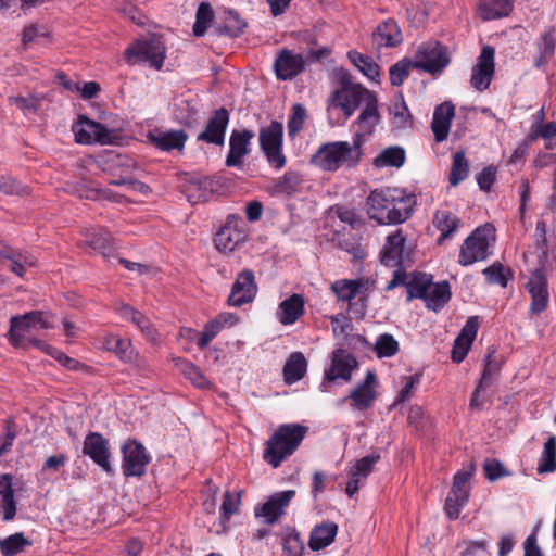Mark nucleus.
I'll return each mask as SVG.
<instances>
[{
	"instance_id": "bf43d9fd",
	"label": "nucleus",
	"mask_w": 556,
	"mask_h": 556,
	"mask_svg": "<svg viewBox=\"0 0 556 556\" xmlns=\"http://www.w3.org/2000/svg\"><path fill=\"white\" fill-rule=\"evenodd\" d=\"M495 353V349L493 346H490L488 349V353L484 356V369L482 372V376L479 380V387L480 388H488L490 386V378L493 374L497 372L500 367L496 363H493L492 358Z\"/></svg>"
},
{
	"instance_id": "8fccbe9b",
	"label": "nucleus",
	"mask_w": 556,
	"mask_h": 556,
	"mask_svg": "<svg viewBox=\"0 0 556 556\" xmlns=\"http://www.w3.org/2000/svg\"><path fill=\"white\" fill-rule=\"evenodd\" d=\"M413 67V60L403 59L392 65L389 70V78L392 86H401L409 75Z\"/></svg>"
},
{
	"instance_id": "338daca9",
	"label": "nucleus",
	"mask_w": 556,
	"mask_h": 556,
	"mask_svg": "<svg viewBox=\"0 0 556 556\" xmlns=\"http://www.w3.org/2000/svg\"><path fill=\"white\" fill-rule=\"evenodd\" d=\"M479 328V320L477 316H471L467 319L460 333L457 336L459 341L468 342L472 344Z\"/></svg>"
},
{
	"instance_id": "7c9ffc66",
	"label": "nucleus",
	"mask_w": 556,
	"mask_h": 556,
	"mask_svg": "<svg viewBox=\"0 0 556 556\" xmlns=\"http://www.w3.org/2000/svg\"><path fill=\"white\" fill-rule=\"evenodd\" d=\"M0 507L3 511V520L10 521L15 517L16 504L12 488V476L0 475Z\"/></svg>"
},
{
	"instance_id": "69168bd1",
	"label": "nucleus",
	"mask_w": 556,
	"mask_h": 556,
	"mask_svg": "<svg viewBox=\"0 0 556 556\" xmlns=\"http://www.w3.org/2000/svg\"><path fill=\"white\" fill-rule=\"evenodd\" d=\"M485 477L490 481H495L501 477L508 476L509 471L503 466V464L496 459L486 460L483 464Z\"/></svg>"
},
{
	"instance_id": "e433bc0d",
	"label": "nucleus",
	"mask_w": 556,
	"mask_h": 556,
	"mask_svg": "<svg viewBox=\"0 0 556 556\" xmlns=\"http://www.w3.org/2000/svg\"><path fill=\"white\" fill-rule=\"evenodd\" d=\"M405 161V151L401 147H389L374 160L377 167L393 166L400 167Z\"/></svg>"
},
{
	"instance_id": "9b49d317",
	"label": "nucleus",
	"mask_w": 556,
	"mask_h": 556,
	"mask_svg": "<svg viewBox=\"0 0 556 556\" xmlns=\"http://www.w3.org/2000/svg\"><path fill=\"white\" fill-rule=\"evenodd\" d=\"M123 473L126 477H141L144 475L150 456L147 454L144 446L137 442L130 441L123 445Z\"/></svg>"
},
{
	"instance_id": "a211bd4d",
	"label": "nucleus",
	"mask_w": 556,
	"mask_h": 556,
	"mask_svg": "<svg viewBox=\"0 0 556 556\" xmlns=\"http://www.w3.org/2000/svg\"><path fill=\"white\" fill-rule=\"evenodd\" d=\"M257 292L254 273L251 269L242 270L235 283L232 285L231 292L228 296V303L232 306H241L245 303L253 301Z\"/></svg>"
},
{
	"instance_id": "4be33fe9",
	"label": "nucleus",
	"mask_w": 556,
	"mask_h": 556,
	"mask_svg": "<svg viewBox=\"0 0 556 556\" xmlns=\"http://www.w3.org/2000/svg\"><path fill=\"white\" fill-rule=\"evenodd\" d=\"M526 288L531 295V313H542L548 303L547 282L543 273L535 270L527 282Z\"/></svg>"
},
{
	"instance_id": "7ed1b4c3",
	"label": "nucleus",
	"mask_w": 556,
	"mask_h": 556,
	"mask_svg": "<svg viewBox=\"0 0 556 556\" xmlns=\"http://www.w3.org/2000/svg\"><path fill=\"white\" fill-rule=\"evenodd\" d=\"M365 132L354 134L352 143L348 141H333L323 143L314 155L311 163L326 172H337L340 167L353 168L362 159V146L365 142Z\"/></svg>"
},
{
	"instance_id": "473e14b6",
	"label": "nucleus",
	"mask_w": 556,
	"mask_h": 556,
	"mask_svg": "<svg viewBox=\"0 0 556 556\" xmlns=\"http://www.w3.org/2000/svg\"><path fill=\"white\" fill-rule=\"evenodd\" d=\"M307 362L301 352L292 353L283 367L285 381L292 384L301 380L306 372Z\"/></svg>"
},
{
	"instance_id": "39448f33",
	"label": "nucleus",
	"mask_w": 556,
	"mask_h": 556,
	"mask_svg": "<svg viewBox=\"0 0 556 556\" xmlns=\"http://www.w3.org/2000/svg\"><path fill=\"white\" fill-rule=\"evenodd\" d=\"M53 327L45 312L31 311L24 315L11 317L8 333L9 340L14 346L25 349L28 345H33L52 356L55 348L40 339L31 337L30 332L36 329H51Z\"/></svg>"
},
{
	"instance_id": "2eb2a0df",
	"label": "nucleus",
	"mask_w": 556,
	"mask_h": 556,
	"mask_svg": "<svg viewBox=\"0 0 556 556\" xmlns=\"http://www.w3.org/2000/svg\"><path fill=\"white\" fill-rule=\"evenodd\" d=\"M73 131L78 143L98 142L105 144L111 141V132L104 125L84 115L79 116L77 124L73 126Z\"/></svg>"
},
{
	"instance_id": "b1692460",
	"label": "nucleus",
	"mask_w": 556,
	"mask_h": 556,
	"mask_svg": "<svg viewBox=\"0 0 556 556\" xmlns=\"http://www.w3.org/2000/svg\"><path fill=\"white\" fill-rule=\"evenodd\" d=\"M454 115L455 106L452 102H443L434 109L431 129L437 142L447 138Z\"/></svg>"
},
{
	"instance_id": "393cba45",
	"label": "nucleus",
	"mask_w": 556,
	"mask_h": 556,
	"mask_svg": "<svg viewBox=\"0 0 556 556\" xmlns=\"http://www.w3.org/2000/svg\"><path fill=\"white\" fill-rule=\"evenodd\" d=\"M239 218L235 215H229L227 224L222 227L215 235V245L222 252H231L237 245L244 241L245 233L239 230L236 226H232V222Z\"/></svg>"
},
{
	"instance_id": "f704fd0d",
	"label": "nucleus",
	"mask_w": 556,
	"mask_h": 556,
	"mask_svg": "<svg viewBox=\"0 0 556 556\" xmlns=\"http://www.w3.org/2000/svg\"><path fill=\"white\" fill-rule=\"evenodd\" d=\"M364 288L363 280H338L332 283L331 290L338 296L339 300L349 302L356 298L357 294L361 293V290Z\"/></svg>"
},
{
	"instance_id": "f3484780",
	"label": "nucleus",
	"mask_w": 556,
	"mask_h": 556,
	"mask_svg": "<svg viewBox=\"0 0 556 556\" xmlns=\"http://www.w3.org/2000/svg\"><path fill=\"white\" fill-rule=\"evenodd\" d=\"M83 453L89 456L105 472L112 473L110 464L109 441L99 432H90L86 435L83 446Z\"/></svg>"
},
{
	"instance_id": "79ce46f5",
	"label": "nucleus",
	"mask_w": 556,
	"mask_h": 556,
	"mask_svg": "<svg viewBox=\"0 0 556 556\" xmlns=\"http://www.w3.org/2000/svg\"><path fill=\"white\" fill-rule=\"evenodd\" d=\"M556 39L552 30L545 33L539 42V56L534 61L536 67H542L552 59L555 52Z\"/></svg>"
},
{
	"instance_id": "37998d69",
	"label": "nucleus",
	"mask_w": 556,
	"mask_h": 556,
	"mask_svg": "<svg viewBox=\"0 0 556 556\" xmlns=\"http://www.w3.org/2000/svg\"><path fill=\"white\" fill-rule=\"evenodd\" d=\"M349 60L367 77L374 79L379 75V66L370 56L364 55L357 51H350Z\"/></svg>"
},
{
	"instance_id": "ea45409f",
	"label": "nucleus",
	"mask_w": 556,
	"mask_h": 556,
	"mask_svg": "<svg viewBox=\"0 0 556 556\" xmlns=\"http://www.w3.org/2000/svg\"><path fill=\"white\" fill-rule=\"evenodd\" d=\"M556 470V437H549L544 444L543 453L538 467L539 473Z\"/></svg>"
},
{
	"instance_id": "1a4fd4ad",
	"label": "nucleus",
	"mask_w": 556,
	"mask_h": 556,
	"mask_svg": "<svg viewBox=\"0 0 556 556\" xmlns=\"http://www.w3.org/2000/svg\"><path fill=\"white\" fill-rule=\"evenodd\" d=\"M492 235L493 228L489 225L478 227L472 231L460 247L458 263L463 266H468L485 260L489 255L490 237Z\"/></svg>"
},
{
	"instance_id": "412c9836",
	"label": "nucleus",
	"mask_w": 556,
	"mask_h": 556,
	"mask_svg": "<svg viewBox=\"0 0 556 556\" xmlns=\"http://www.w3.org/2000/svg\"><path fill=\"white\" fill-rule=\"evenodd\" d=\"M274 67L278 79H292L304 71V59L301 54L283 49L278 54Z\"/></svg>"
},
{
	"instance_id": "864d4df0",
	"label": "nucleus",
	"mask_w": 556,
	"mask_h": 556,
	"mask_svg": "<svg viewBox=\"0 0 556 556\" xmlns=\"http://www.w3.org/2000/svg\"><path fill=\"white\" fill-rule=\"evenodd\" d=\"M181 371L184 376L190 380L198 388H207L210 386L208 380L204 377L201 370L190 362H184L181 364Z\"/></svg>"
},
{
	"instance_id": "4c0bfd02",
	"label": "nucleus",
	"mask_w": 556,
	"mask_h": 556,
	"mask_svg": "<svg viewBox=\"0 0 556 556\" xmlns=\"http://www.w3.org/2000/svg\"><path fill=\"white\" fill-rule=\"evenodd\" d=\"M469 173V162L466 159L465 152L458 151L453 155V163L448 181L452 186H457L460 181L467 178Z\"/></svg>"
},
{
	"instance_id": "13d9d810",
	"label": "nucleus",
	"mask_w": 556,
	"mask_h": 556,
	"mask_svg": "<svg viewBox=\"0 0 556 556\" xmlns=\"http://www.w3.org/2000/svg\"><path fill=\"white\" fill-rule=\"evenodd\" d=\"M282 545L287 556H301L304 549V544L301 540L300 533L295 530L283 538Z\"/></svg>"
},
{
	"instance_id": "6e6d98bb",
	"label": "nucleus",
	"mask_w": 556,
	"mask_h": 556,
	"mask_svg": "<svg viewBox=\"0 0 556 556\" xmlns=\"http://www.w3.org/2000/svg\"><path fill=\"white\" fill-rule=\"evenodd\" d=\"M306 119V110L305 108L296 103L292 108V115L288 122V132L289 136L293 137L296 135L303 127L304 122Z\"/></svg>"
},
{
	"instance_id": "ddd939ff",
	"label": "nucleus",
	"mask_w": 556,
	"mask_h": 556,
	"mask_svg": "<svg viewBox=\"0 0 556 556\" xmlns=\"http://www.w3.org/2000/svg\"><path fill=\"white\" fill-rule=\"evenodd\" d=\"M378 381L376 374L368 370L363 382L353 388L346 400L351 401V407L355 410H366L370 408L377 400Z\"/></svg>"
},
{
	"instance_id": "cd10ccee",
	"label": "nucleus",
	"mask_w": 556,
	"mask_h": 556,
	"mask_svg": "<svg viewBox=\"0 0 556 556\" xmlns=\"http://www.w3.org/2000/svg\"><path fill=\"white\" fill-rule=\"evenodd\" d=\"M149 140L163 151L182 150L188 139V135L184 130L160 131L157 134L150 132Z\"/></svg>"
},
{
	"instance_id": "a18cd8bd",
	"label": "nucleus",
	"mask_w": 556,
	"mask_h": 556,
	"mask_svg": "<svg viewBox=\"0 0 556 556\" xmlns=\"http://www.w3.org/2000/svg\"><path fill=\"white\" fill-rule=\"evenodd\" d=\"M214 17L211 5L206 2L200 3L195 14V23L193 25V34L197 37H201L205 34L207 26Z\"/></svg>"
},
{
	"instance_id": "c03bdc74",
	"label": "nucleus",
	"mask_w": 556,
	"mask_h": 556,
	"mask_svg": "<svg viewBox=\"0 0 556 556\" xmlns=\"http://www.w3.org/2000/svg\"><path fill=\"white\" fill-rule=\"evenodd\" d=\"M112 237L106 230L101 229L88 236L86 243L93 250L100 252L103 256H109L112 251Z\"/></svg>"
},
{
	"instance_id": "f257e3e1",
	"label": "nucleus",
	"mask_w": 556,
	"mask_h": 556,
	"mask_svg": "<svg viewBox=\"0 0 556 556\" xmlns=\"http://www.w3.org/2000/svg\"><path fill=\"white\" fill-rule=\"evenodd\" d=\"M339 85V88L332 91L327 100V112L332 114L339 110L348 119L358 108L364 105L355 123L362 132L371 135L381 119L377 94L363 85L354 83L348 73L342 74Z\"/></svg>"
},
{
	"instance_id": "774afa93",
	"label": "nucleus",
	"mask_w": 556,
	"mask_h": 556,
	"mask_svg": "<svg viewBox=\"0 0 556 556\" xmlns=\"http://www.w3.org/2000/svg\"><path fill=\"white\" fill-rule=\"evenodd\" d=\"M462 556H490L486 541H470L462 552Z\"/></svg>"
},
{
	"instance_id": "de8ad7c7",
	"label": "nucleus",
	"mask_w": 556,
	"mask_h": 556,
	"mask_svg": "<svg viewBox=\"0 0 556 556\" xmlns=\"http://www.w3.org/2000/svg\"><path fill=\"white\" fill-rule=\"evenodd\" d=\"M375 351L379 358L392 357L399 352V342L390 333L380 334L375 343Z\"/></svg>"
},
{
	"instance_id": "09e8293b",
	"label": "nucleus",
	"mask_w": 556,
	"mask_h": 556,
	"mask_svg": "<svg viewBox=\"0 0 556 556\" xmlns=\"http://www.w3.org/2000/svg\"><path fill=\"white\" fill-rule=\"evenodd\" d=\"M468 492L455 493L451 490L445 500V511L450 519H457L460 513V508L468 501Z\"/></svg>"
},
{
	"instance_id": "2f4dec72",
	"label": "nucleus",
	"mask_w": 556,
	"mask_h": 556,
	"mask_svg": "<svg viewBox=\"0 0 556 556\" xmlns=\"http://www.w3.org/2000/svg\"><path fill=\"white\" fill-rule=\"evenodd\" d=\"M513 9V0H480L479 11L483 20L507 16Z\"/></svg>"
},
{
	"instance_id": "58836bf2",
	"label": "nucleus",
	"mask_w": 556,
	"mask_h": 556,
	"mask_svg": "<svg viewBox=\"0 0 556 556\" xmlns=\"http://www.w3.org/2000/svg\"><path fill=\"white\" fill-rule=\"evenodd\" d=\"M29 545L31 542L23 533H15L0 540V551L3 556H15Z\"/></svg>"
},
{
	"instance_id": "4d7b16f0",
	"label": "nucleus",
	"mask_w": 556,
	"mask_h": 556,
	"mask_svg": "<svg viewBox=\"0 0 556 556\" xmlns=\"http://www.w3.org/2000/svg\"><path fill=\"white\" fill-rule=\"evenodd\" d=\"M380 459L379 454H370L358 459L353 467L352 473L361 479L367 478L372 471L374 465Z\"/></svg>"
},
{
	"instance_id": "603ef678",
	"label": "nucleus",
	"mask_w": 556,
	"mask_h": 556,
	"mask_svg": "<svg viewBox=\"0 0 556 556\" xmlns=\"http://www.w3.org/2000/svg\"><path fill=\"white\" fill-rule=\"evenodd\" d=\"M483 274L488 282L496 283L505 288L508 283V275L510 274V270L501 263H494L493 265L486 267L483 270Z\"/></svg>"
},
{
	"instance_id": "a878e982",
	"label": "nucleus",
	"mask_w": 556,
	"mask_h": 556,
	"mask_svg": "<svg viewBox=\"0 0 556 556\" xmlns=\"http://www.w3.org/2000/svg\"><path fill=\"white\" fill-rule=\"evenodd\" d=\"M304 311L303 295L293 293L279 304L276 315L282 325H292L304 314Z\"/></svg>"
},
{
	"instance_id": "72a5a7b5",
	"label": "nucleus",
	"mask_w": 556,
	"mask_h": 556,
	"mask_svg": "<svg viewBox=\"0 0 556 556\" xmlns=\"http://www.w3.org/2000/svg\"><path fill=\"white\" fill-rule=\"evenodd\" d=\"M434 227L441 231L438 238V243L441 244L445 239H448L459 227V219L448 211H438L433 217Z\"/></svg>"
},
{
	"instance_id": "c85d7f7f",
	"label": "nucleus",
	"mask_w": 556,
	"mask_h": 556,
	"mask_svg": "<svg viewBox=\"0 0 556 556\" xmlns=\"http://www.w3.org/2000/svg\"><path fill=\"white\" fill-rule=\"evenodd\" d=\"M338 533V526L332 521L321 522L313 528L308 541L312 551H319L329 546Z\"/></svg>"
},
{
	"instance_id": "4468645a",
	"label": "nucleus",
	"mask_w": 556,
	"mask_h": 556,
	"mask_svg": "<svg viewBox=\"0 0 556 556\" xmlns=\"http://www.w3.org/2000/svg\"><path fill=\"white\" fill-rule=\"evenodd\" d=\"M494 55L493 47H483L476 65L472 67L470 84L478 91H484L491 84L495 67Z\"/></svg>"
},
{
	"instance_id": "423d86ee",
	"label": "nucleus",
	"mask_w": 556,
	"mask_h": 556,
	"mask_svg": "<svg viewBox=\"0 0 556 556\" xmlns=\"http://www.w3.org/2000/svg\"><path fill=\"white\" fill-rule=\"evenodd\" d=\"M307 427L299 424L280 425L265 443L264 460L273 468L291 456L307 433Z\"/></svg>"
},
{
	"instance_id": "c9c22d12",
	"label": "nucleus",
	"mask_w": 556,
	"mask_h": 556,
	"mask_svg": "<svg viewBox=\"0 0 556 556\" xmlns=\"http://www.w3.org/2000/svg\"><path fill=\"white\" fill-rule=\"evenodd\" d=\"M247 23L239 16V14L235 11H227L224 16L223 25L216 27V31L219 35H227L229 37H239L244 28Z\"/></svg>"
},
{
	"instance_id": "5fc2aeb1",
	"label": "nucleus",
	"mask_w": 556,
	"mask_h": 556,
	"mask_svg": "<svg viewBox=\"0 0 556 556\" xmlns=\"http://www.w3.org/2000/svg\"><path fill=\"white\" fill-rule=\"evenodd\" d=\"M130 348L128 340L122 339L118 336L108 334L104 337L103 349L114 352L119 357H125Z\"/></svg>"
},
{
	"instance_id": "c756f323",
	"label": "nucleus",
	"mask_w": 556,
	"mask_h": 556,
	"mask_svg": "<svg viewBox=\"0 0 556 556\" xmlns=\"http://www.w3.org/2000/svg\"><path fill=\"white\" fill-rule=\"evenodd\" d=\"M116 311L122 318L138 327L149 340H155L156 331L150 320L141 312L128 304H121Z\"/></svg>"
},
{
	"instance_id": "680f3d73",
	"label": "nucleus",
	"mask_w": 556,
	"mask_h": 556,
	"mask_svg": "<svg viewBox=\"0 0 556 556\" xmlns=\"http://www.w3.org/2000/svg\"><path fill=\"white\" fill-rule=\"evenodd\" d=\"M9 103L15 105L24 113L37 112L40 105V99L35 96L29 97H10Z\"/></svg>"
},
{
	"instance_id": "aec40b11",
	"label": "nucleus",
	"mask_w": 556,
	"mask_h": 556,
	"mask_svg": "<svg viewBox=\"0 0 556 556\" xmlns=\"http://www.w3.org/2000/svg\"><path fill=\"white\" fill-rule=\"evenodd\" d=\"M254 138V132L249 129L233 130L229 139L230 150L226 157L228 167L241 166L243 156L251 151L250 142Z\"/></svg>"
},
{
	"instance_id": "20e7f679",
	"label": "nucleus",
	"mask_w": 556,
	"mask_h": 556,
	"mask_svg": "<svg viewBox=\"0 0 556 556\" xmlns=\"http://www.w3.org/2000/svg\"><path fill=\"white\" fill-rule=\"evenodd\" d=\"M366 204L369 217L380 225L404 223L413 212V200L395 197L389 188L371 191Z\"/></svg>"
},
{
	"instance_id": "f8f14e48",
	"label": "nucleus",
	"mask_w": 556,
	"mask_h": 556,
	"mask_svg": "<svg viewBox=\"0 0 556 556\" xmlns=\"http://www.w3.org/2000/svg\"><path fill=\"white\" fill-rule=\"evenodd\" d=\"M358 363L356 358L343 349L332 352L331 365L325 370L323 386L334 382L338 379L349 382L352 378V371L356 369Z\"/></svg>"
},
{
	"instance_id": "5701e85b",
	"label": "nucleus",
	"mask_w": 556,
	"mask_h": 556,
	"mask_svg": "<svg viewBox=\"0 0 556 556\" xmlns=\"http://www.w3.org/2000/svg\"><path fill=\"white\" fill-rule=\"evenodd\" d=\"M406 235L397 229L387 237L386 244L381 251V263L386 266H397L404 263V243Z\"/></svg>"
},
{
	"instance_id": "a19ab883",
	"label": "nucleus",
	"mask_w": 556,
	"mask_h": 556,
	"mask_svg": "<svg viewBox=\"0 0 556 556\" xmlns=\"http://www.w3.org/2000/svg\"><path fill=\"white\" fill-rule=\"evenodd\" d=\"M390 113L393 117V125L397 128L406 127L409 124L412 115L401 92L396 94Z\"/></svg>"
},
{
	"instance_id": "9d476101",
	"label": "nucleus",
	"mask_w": 556,
	"mask_h": 556,
	"mask_svg": "<svg viewBox=\"0 0 556 556\" xmlns=\"http://www.w3.org/2000/svg\"><path fill=\"white\" fill-rule=\"evenodd\" d=\"M282 135L283 126L277 121H273L269 126L261 128L258 135L264 155L268 163L276 168H281L286 164V157L282 154Z\"/></svg>"
},
{
	"instance_id": "f03ea898",
	"label": "nucleus",
	"mask_w": 556,
	"mask_h": 556,
	"mask_svg": "<svg viewBox=\"0 0 556 556\" xmlns=\"http://www.w3.org/2000/svg\"><path fill=\"white\" fill-rule=\"evenodd\" d=\"M399 286L406 287L407 301L421 299L426 302V307L434 312L442 309L452 296L447 281L433 282L432 276L425 273L408 276L404 271L395 270L386 290H392Z\"/></svg>"
},
{
	"instance_id": "0e129e2a",
	"label": "nucleus",
	"mask_w": 556,
	"mask_h": 556,
	"mask_svg": "<svg viewBox=\"0 0 556 556\" xmlns=\"http://www.w3.org/2000/svg\"><path fill=\"white\" fill-rule=\"evenodd\" d=\"M300 185V179L294 173H286L285 176L276 185L277 191L280 193L292 194Z\"/></svg>"
},
{
	"instance_id": "dca6fc26",
	"label": "nucleus",
	"mask_w": 556,
	"mask_h": 556,
	"mask_svg": "<svg viewBox=\"0 0 556 556\" xmlns=\"http://www.w3.org/2000/svg\"><path fill=\"white\" fill-rule=\"evenodd\" d=\"M294 495V490H287L270 495L261 507L255 509V516L263 517L266 525L277 522L286 514V508Z\"/></svg>"
},
{
	"instance_id": "49530a36",
	"label": "nucleus",
	"mask_w": 556,
	"mask_h": 556,
	"mask_svg": "<svg viewBox=\"0 0 556 556\" xmlns=\"http://www.w3.org/2000/svg\"><path fill=\"white\" fill-rule=\"evenodd\" d=\"M0 256H3L11 261V270L18 277H23L26 266H35L36 262L33 257L27 256L21 252L4 253L0 252Z\"/></svg>"
},
{
	"instance_id": "052dcab7",
	"label": "nucleus",
	"mask_w": 556,
	"mask_h": 556,
	"mask_svg": "<svg viewBox=\"0 0 556 556\" xmlns=\"http://www.w3.org/2000/svg\"><path fill=\"white\" fill-rule=\"evenodd\" d=\"M0 192L7 195H23L28 193V188L10 176H2L0 178Z\"/></svg>"
},
{
	"instance_id": "6ab92c4d",
	"label": "nucleus",
	"mask_w": 556,
	"mask_h": 556,
	"mask_svg": "<svg viewBox=\"0 0 556 556\" xmlns=\"http://www.w3.org/2000/svg\"><path fill=\"white\" fill-rule=\"evenodd\" d=\"M228 123L229 112L219 108L208 118L205 129L198 135V141L223 146Z\"/></svg>"
},
{
	"instance_id": "e2e57ef3",
	"label": "nucleus",
	"mask_w": 556,
	"mask_h": 556,
	"mask_svg": "<svg viewBox=\"0 0 556 556\" xmlns=\"http://www.w3.org/2000/svg\"><path fill=\"white\" fill-rule=\"evenodd\" d=\"M338 247L340 250L348 252L353 256L355 260H361L364 257L365 253L359 244L354 238L352 237H340L338 239Z\"/></svg>"
},
{
	"instance_id": "0eeeda50",
	"label": "nucleus",
	"mask_w": 556,
	"mask_h": 556,
	"mask_svg": "<svg viewBox=\"0 0 556 556\" xmlns=\"http://www.w3.org/2000/svg\"><path fill=\"white\" fill-rule=\"evenodd\" d=\"M124 55L129 64L148 62L151 67L161 70L165 59V46L161 37L152 35L128 47Z\"/></svg>"
},
{
	"instance_id": "bb28decb",
	"label": "nucleus",
	"mask_w": 556,
	"mask_h": 556,
	"mask_svg": "<svg viewBox=\"0 0 556 556\" xmlns=\"http://www.w3.org/2000/svg\"><path fill=\"white\" fill-rule=\"evenodd\" d=\"M403 40L400 27L393 20L380 24L372 33V42L377 48L395 47Z\"/></svg>"
},
{
	"instance_id": "6e6552de",
	"label": "nucleus",
	"mask_w": 556,
	"mask_h": 556,
	"mask_svg": "<svg viewBox=\"0 0 556 556\" xmlns=\"http://www.w3.org/2000/svg\"><path fill=\"white\" fill-rule=\"evenodd\" d=\"M450 56L445 46L439 41H429L420 45L413 59V67L431 75L442 73L450 64Z\"/></svg>"
},
{
	"instance_id": "3c124183",
	"label": "nucleus",
	"mask_w": 556,
	"mask_h": 556,
	"mask_svg": "<svg viewBox=\"0 0 556 556\" xmlns=\"http://www.w3.org/2000/svg\"><path fill=\"white\" fill-rule=\"evenodd\" d=\"M75 193L80 199H87V200H92V201H97L100 199H108V200L116 201V199H115L116 195L111 190L101 189V188H97V187H89L86 185H81V186L77 187L75 190Z\"/></svg>"
}]
</instances>
